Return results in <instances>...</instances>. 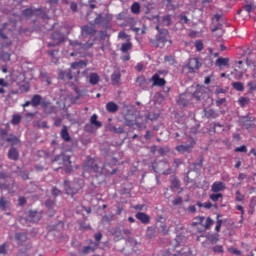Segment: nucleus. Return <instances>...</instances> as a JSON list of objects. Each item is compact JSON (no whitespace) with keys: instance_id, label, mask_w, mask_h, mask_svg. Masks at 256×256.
Wrapping results in <instances>:
<instances>
[{"instance_id":"nucleus-60","label":"nucleus","mask_w":256,"mask_h":256,"mask_svg":"<svg viewBox=\"0 0 256 256\" xmlns=\"http://www.w3.org/2000/svg\"><path fill=\"white\" fill-rule=\"evenodd\" d=\"M134 209L136 211H143V209H145V204H137L134 206Z\"/></svg>"},{"instance_id":"nucleus-8","label":"nucleus","mask_w":256,"mask_h":256,"mask_svg":"<svg viewBox=\"0 0 256 256\" xmlns=\"http://www.w3.org/2000/svg\"><path fill=\"white\" fill-rule=\"evenodd\" d=\"M64 187L67 195H77L79 191V187H75L69 180L64 181Z\"/></svg>"},{"instance_id":"nucleus-28","label":"nucleus","mask_w":256,"mask_h":256,"mask_svg":"<svg viewBox=\"0 0 256 256\" xmlns=\"http://www.w3.org/2000/svg\"><path fill=\"white\" fill-rule=\"evenodd\" d=\"M41 99V95L35 94L31 99L32 107H39V105H41Z\"/></svg>"},{"instance_id":"nucleus-47","label":"nucleus","mask_w":256,"mask_h":256,"mask_svg":"<svg viewBox=\"0 0 256 256\" xmlns=\"http://www.w3.org/2000/svg\"><path fill=\"white\" fill-rule=\"evenodd\" d=\"M195 48L196 51H201L202 49H204L203 42L201 40H197L195 42Z\"/></svg>"},{"instance_id":"nucleus-37","label":"nucleus","mask_w":256,"mask_h":256,"mask_svg":"<svg viewBox=\"0 0 256 256\" xmlns=\"http://www.w3.org/2000/svg\"><path fill=\"white\" fill-rule=\"evenodd\" d=\"M209 198L213 201V203H217L219 199H223V194L217 193V194H211Z\"/></svg>"},{"instance_id":"nucleus-44","label":"nucleus","mask_w":256,"mask_h":256,"mask_svg":"<svg viewBox=\"0 0 256 256\" xmlns=\"http://www.w3.org/2000/svg\"><path fill=\"white\" fill-rule=\"evenodd\" d=\"M213 219H211V217H208L207 219H206V222H205V225H204V229H206V230H209V229H211V226L213 225Z\"/></svg>"},{"instance_id":"nucleus-31","label":"nucleus","mask_w":256,"mask_h":256,"mask_svg":"<svg viewBox=\"0 0 256 256\" xmlns=\"http://www.w3.org/2000/svg\"><path fill=\"white\" fill-rule=\"evenodd\" d=\"M238 103L240 107H247L251 103V100L248 97L242 96L238 99Z\"/></svg>"},{"instance_id":"nucleus-61","label":"nucleus","mask_w":256,"mask_h":256,"mask_svg":"<svg viewBox=\"0 0 256 256\" xmlns=\"http://www.w3.org/2000/svg\"><path fill=\"white\" fill-rule=\"evenodd\" d=\"M57 53H59L58 50H49V51H48V55H50V57H51L52 59H55V55H57Z\"/></svg>"},{"instance_id":"nucleus-36","label":"nucleus","mask_w":256,"mask_h":256,"mask_svg":"<svg viewBox=\"0 0 256 256\" xmlns=\"http://www.w3.org/2000/svg\"><path fill=\"white\" fill-rule=\"evenodd\" d=\"M7 205H9V201L5 197L0 198V209L5 211L7 209Z\"/></svg>"},{"instance_id":"nucleus-24","label":"nucleus","mask_w":256,"mask_h":256,"mask_svg":"<svg viewBox=\"0 0 256 256\" xmlns=\"http://www.w3.org/2000/svg\"><path fill=\"white\" fill-rule=\"evenodd\" d=\"M15 239L18 243V245H23L25 241H27V234L18 232L15 234Z\"/></svg>"},{"instance_id":"nucleus-22","label":"nucleus","mask_w":256,"mask_h":256,"mask_svg":"<svg viewBox=\"0 0 256 256\" xmlns=\"http://www.w3.org/2000/svg\"><path fill=\"white\" fill-rule=\"evenodd\" d=\"M99 74L92 72L89 74V83L90 85H98L100 81Z\"/></svg>"},{"instance_id":"nucleus-15","label":"nucleus","mask_w":256,"mask_h":256,"mask_svg":"<svg viewBox=\"0 0 256 256\" xmlns=\"http://www.w3.org/2000/svg\"><path fill=\"white\" fill-rule=\"evenodd\" d=\"M225 189H227V186L221 181H216L211 186L212 193H221V191H225Z\"/></svg>"},{"instance_id":"nucleus-32","label":"nucleus","mask_w":256,"mask_h":256,"mask_svg":"<svg viewBox=\"0 0 256 256\" xmlns=\"http://www.w3.org/2000/svg\"><path fill=\"white\" fill-rule=\"evenodd\" d=\"M80 67H87V62L80 60L71 64V69H80Z\"/></svg>"},{"instance_id":"nucleus-1","label":"nucleus","mask_w":256,"mask_h":256,"mask_svg":"<svg viewBox=\"0 0 256 256\" xmlns=\"http://www.w3.org/2000/svg\"><path fill=\"white\" fill-rule=\"evenodd\" d=\"M85 171H89L90 173H101V167H99V161L91 158V156L87 157L86 163H84Z\"/></svg>"},{"instance_id":"nucleus-27","label":"nucleus","mask_w":256,"mask_h":256,"mask_svg":"<svg viewBox=\"0 0 256 256\" xmlns=\"http://www.w3.org/2000/svg\"><path fill=\"white\" fill-rule=\"evenodd\" d=\"M9 159H12V161H17L19 159V152L15 148H11L8 152Z\"/></svg>"},{"instance_id":"nucleus-2","label":"nucleus","mask_w":256,"mask_h":256,"mask_svg":"<svg viewBox=\"0 0 256 256\" xmlns=\"http://www.w3.org/2000/svg\"><path fill=\"white\" fill-rule=\"evenodd\" d=\"M70 45L74 52L70 53L71 57H75V55H79L82 51H85V49H89V47H92L93 42L89 43H80L78 41H72L70 42Z\"/></svg>"},{"instance_id":"nucleus-33","label":"nucleus","mask_w":256,"mask_h":256,"mask_svg":"<svg viewBox=\"0 0 256 256\" xmlns=\"http://www.w3.org/2000/svg\"><path fill=\"white\" fill-rule=\"evenodd\" d=\"M232 87L235 91H245V85L242 82H232Z\"/></svg>"},{"instance_id":"nucleus-18","label":"nucleus","mask_w":256,"mask_h":256,"mask_svg":"<svg viewBox=\"0 0 256 256\" xmlns=\"http://www.w3.org/2000/svg\"><path fill=\"white\" fill-rule=\"evenodd\" d=\"M106 111H108V113H117L119 111V106L117 103L110 101L106 104Z\"/></svg>"},{"instance_id":"nucleus-26","label":"nucleus","mask_w":256,"mask_h":256,"mask_svg":"<svg viewBox=\"0 0 256 256\" xmlns=\"http://www.w3.org/2000/svg\"><path fill=\"white\" fill-rule=\"evenodd\" d=\"M216 65H217V67H228L229 66V58L219 57L216 60Z\"/></svg>"},{"instance_id":"nucleus-54","label":"nucleus","mask_w":256,"mask_h":256,"mask_svg":"<svg viewBox=\"0 0 256 256\" xmlns=\"http://www.w3.org/2000/svg\"><path fill=\"white\" fill-rule=\"evenodd\" d=\"M179 19H180V23H182V24H187V23H189V18H187V16H185V15H180V17H179Z\"/></svg>"},{"instance_id":"nucleus-38","label":"nucleus","mask_w":256,"mask_h":256,"mask_svg":"<svg viewBox=\"0 0 256 256\" xmlns=\"http://www.w3.org/2000/svg\"><path fill=\"white\" fill-rule=\"evenodd\" d=\"M7 247H9V244L6 242V243H3L1 246H0V256H5L7 255Z\"/></svg>"},{"instance_id":"nucleus-51","label":"nucleus","mask_w":256,"mask_h":256,"mask_svg":"<svg viewBox=\"0 0 256 256\" xmlns=\"http://www.w3.org/2000/svg\"><path fill=\"white\" fill-rule=\"evenodd\" d=\"M247 87H249L250 91H256V81L248 82Z\"/></svg>"},{"instance_id":"nucleus-3","label":"nucleus","mask_w":256,"mask_h":256,"mask_svg":"<svg viewBox=\"0 0 256 256\" xmlns=\"http://www.w3.org/2000/svg\"><path fill=\"white\" fill-rule=\"evenodd\" d=\"M196 143L197 142H195V139L193 137H189L186 141V144L176 146V151H178V153H191Z\"/></svg>"},{"instance_id":"nucleus-10","label":"nucleus","mask_w":256,"mask_h":256,"mask_svg":"<svg viewBox=\"0 0 256 256\" xmlns=\"http://www.w3.org/2000/svg\"><path fill=\"white\" fill-rule=\"evenodd\" d=\"M189 73H195L199 67H201V62L197 58H191L187 64Z\"/></svg>"},{"instance_id":"nucleus-13","label":"nucleus","mask_w":256,"mask_h":256,"mask_svg":"<svg viewBox=\"0 0 256 256\" xmlns=\"http://www.w3.org/2000/svg\"><path fill=\"white\" fill-rule=\"evenodd\" d=\"M81 30H82V35H90V37H93V35H95V33H97L95 24L82 26Z\"/></svg>"},{"instance_id":"nucleus-17","label":"nucleus","mask_w":256,"mask_h":256,"mask_svg":"<svg viewBox=\"0 0 256 256\" xmlns=\"http://www.w3.org/2000/svg\"><path fill=\"white\" fill-rule=\"evenodd\" d=\"M64 165H66V173H73V166L71 165V156L67 155L63 157Z\"/></svg>"},{"instance_id":"nucleus-57","label":"nucleus","mask_w":256,"mask_h":256,"mask_svg":"<svg viewBox=\"0 0 256 256\" xmlns=\"http://www.w3.org/2000/svg\"><path fill=\"white\" fill-rule=\"evenodd\" d=\"M20 176L24 181L29 180V173L25 172V171H21L20 172Z\"/></svg>"},{"instance_id":"nucleus-23","label":"nucleus","mask_w":256,"mask_h":256,"mask_svg":"<svg viewBox=\"0 0 256 256\" xmlns=\"http://www.w3.org/2000/svg\"><path fill=\"white\" fill-rule=\"evenodd\" d=\"M205 93V89H203V87H197L196 91L193 93V97L194 99H196V101H201L203 95Z\"/></svg>"},{"instance_id":"nucleus-45","label":"nucleus","mask_w":256,"mask_h":256,"mask_svg":"<svg viewBox=\"0 0 256 256\" xmlns=\"http://www.w3.org/2000/svg\"><path fill=\"white\" fill-rule=\"evenodd\" d=\"M235 153H247V146L246 145H242L240 147H236L234 149Z\"/></svg>"},{"instance_id":"nucleus-6","label":"nucleus","mask_w":256,"mask_h":256,"mask_svg":"<svg viewBox=\"0 0 256 256\" xmlns=\"http://www.w3.org/2000/svg\"><path fill=\"white\" fill-rule=\"evenodd\" d=\"M159 73H161V71H158V73H155L151 77L150 81H152V87H165V85H167V81L164 80V78H161Z\"/></svg>"},{"instance_id":"nucleus-62","label":"nucleus","mask_w":256,"mask_h":256,"mask_svg":"<svg viewBox=\"0 0 256 256\" xmlns=\"http://www.w3.org/2000/svg\"><path fill=\"white\" fill-rule=\"evenodd\" d=\"M0 87H9V82L5 81L3 78H0Z\"/></svg>"},{"instance_id":"nucleus-40","label":"nucleus","mask_w":256,"mask_h":256,"mask_svg":"<svg viewBox=\"0 0 256 256\" xmlns=\"http://www.w3.org/2000/svg\"><path fill=\"white\" fill-rule=\"evenodd\" d=\"M219 217H221V215H217V222L215 226L216 233H219V231H221V226L223 225V220L219 219Z\"/></svg>"},{"instance_id":"nucleus-50","label":"nucleus","mask_w":256,"mask_h":256,"mask_svg":"<svg viewBox=\"0 0 256 256\" xmlns=\"http://www.w3.org/2000/svg\"><path fill=\"white\" fill-rule=\"evenodd\" d=\"M253 4H246L243 6L244 11H246V13H251V11H253Z\"/></svg>"},{"instance_id":"nucleus-25","label":"nucleus","mask_w":256,"mask_h":256,"mask_svg":"<svg viewBox=\"0 0 256 256\" xmlns=\"http://www.w3.org/2000/svg\"><path fill=\"white\" fill-rule=\"evenodd\" d=\"M112 85H119L121 83V72H114L111 75Z\"/></svg>"},{"instance_id":"nucleus-7","label":"nucleus","mask_w":256,"mask_h":256,"mask_svg":"<svg viewBox=\"0 0 256 256\" xmlns=\"http://www.w3.org/2000/svg\"><path fill=\"white\" fill-rule=\"evenodd\" d=\"M42 217L43 215L41 214V212H38L36 210H30L28 212L27 221H29L30 223H39Z\"/></svg>"},{"instance_id":"nucleus-30","label":"nucleus","mask_w":256,"mask_h":256,"mask_svg":"<svg viewBox=\"0 0 256 256\" xmlns=\"http://www.w3.org/2000/svg\"><path fill=\"white\" fill-rule=\"evenodd\" d=\"M131 49H133V44L131 42H128V43L122 44L120 51L122 53H129V51H131Z\"/></svg>"},{"instance_id":"nucleus-42","label":"nucleus","mask_w":256,"mask_h":256,"mask_svg":"<svg viewBox=\"0 0 256 256\" xmlns=\"http://www.w3.org/2000/svg\"><path fill=\"white\" fill-rule=\"evenodd\" d=\"M21 123V115L15 114L12 118V125H19Z\"/></svg>"},{"instance_id":"nucleus-53","label":"nucleus","mask_w":256,"mask_h":256,"mask_svg":"<svg viewBox=\"0 0 256 256\" xmlns=\"http://www.w3.org/2000/svg\"><path fill=\"white\" fill-rule=\"evenodd\" d=\"M45 205H46V207H47L48 209H53V207H54V205H55V201L49 199V200L46 201Z\"/></svg>"},{"instance_id":"nucleus-34","label":"nucleus","mask_w":256,"mask_h":256,"mask_svg":"<svg viewBox=\"0 0 256 256\" xmlns=\"http://www.w3.org/2000/svg\"><path fill=\"white\" fill-rule=\"evenodd\" d=\"M162 21H163L164 25H166V27H169L171 25V23H173V18L170 14H167L162 17Z\"/></svg>"},{"instance_id":"nucleus-59","label":"nucleus","mask_w":256,"mask_h":256,"mask_svg":"<svg viewBox=\"0 0 256 256\" xmlns=\"http://www.w3.org/2000/svg\"><path fill=\"white\" fill-rule=\"evenodd\" d=\"M118 38L119 39H129V35H127V33L122 31V32H119Z\"/></svg>"},{"instance_id":"nucleus-14","label":"nucleus","mask_w":256,"mask_h":256,"mask_svg":"<svg viewBox=\"0 0 256 256\" xmlns=\"http://www.w3.org/2000/svg\"><path fill=\"white\" fill-rule=\"evenodd\" d=\"M136 83L142 91H147V89H149V82L143 75L136 78Z\"/></svg>"},{"instance_id":"nucleus-16","label":"nucleus","mask_w":256,"mask_h":256,"mask_svg":"<svg viewBox=\"0 0 256 256\" xmlns=\"http://www.w3.org/2000/svg\"><path fill=\"white\" fill-rule=\"evenodd\" d=\"M60 137L61 139H63V141H65L66 143H69V141H71V135L69 134V130L67 128V126H63L62 130L60 132Z\"/></svg>"},{"instance_id":"nucleus-43","label":"nucleus","mask_w":256,"mask_h":256,"mask_svg":"<svg viewBox=\"0 0 256 256\" xmlns=\"http://www.w3.org/2000/svg\"><path fill=\"white\" fill-rule=\"evenodd\" d=\"M84 131H86V133H95V128H93V125L90 123H87L84 126Z\"/></svg>"},{"instance_id":"nucleus-29","label":"nucleus","mask_w":256,"mask_h":256,"mask_svg":"<svg viewBox=\"0 0 256 256\" xmlns=\"http://www.w3.org/2000/svg\"><path fill=\"white\" fill-rule=\"evenodd\" d=\"M131 11L134 15H139L141 13V4H139V2H134L131 6Z\"/></svg>"},{"instance_id":"nucleus-48","label":"nucleus","mask_w":256,"mask_h":256,"mask_svg":"<svg viewBox=\"0 0 256 256\" xmlns=\"http://www.w3.org/2000/svg\"><path fill=\"white\" fill-rule=\"evenodd\" d=\"M18 205L20 207H23L24 205H27V198L25 197H19L18 198Z\"/></svg>"},{"instance_id":"nucleus-11","label":"nucleus","mask_w":256,"mask_h":256,"mask_svg":"<svg viewBox=\"0 0 256 256\" xmlns=\"http://www.w3.org/2000/svg\"><path fill=\"white\" fill-rule=\"evenodd\" d=\"M96 250H97V243L93 242V240H89V245L84 246L81 249V253H83V255H89V253H95Z\"/></svg>"},{"instance_id":"nucleus-63","label":"nucleus","mask_w":256,"mask_h":256,"mask_svg":"<svg viewBox=\"0 0 256 256\" xmlns=\"http://www.w3.org/2000/svg\"><path fill=\"white\" fill-rule=\"evenodd\" d=\"M153 138V133L151 131H146V134L144 135V139L149 140Z\"/></svg>"},{"instance_id":"nucleus-49","label":"nucleus","mask_w":256,"mask_h":256,"mask_svg":"<svg viewBox=\"0 0 256 256\" xmlns=\"http://www.w3.org/2000/svg\"><path fill=\"white\" fill-rule=\"evenodd\" d=\"M51 193L54 197H59V195H61V190H59L57 187H53Z\"/></svg>"},{"instance_id":"nucleus-4","label":"nucleus","mask_w":256,"mask_h":256,"mask_svg":"<svg viewBox=\"0 0 256 256\" xmlns=\"http://www.w3.org/2000/svg\"><path fill=\"white\" fill-rule=\"evenodd\" d=\"M0 137L2 141H6L7 143H10L11 145H17L19 143V138L13 134H8L7 130L0 129Z\"/></svg>"},{"instance_id":"nucleus-64","label":"nucleus","mask_w":256,"mask_h":256,"mask_svg":"<svg viewBox=\"0 0 256 256\" xmlns=\"http://www.w3.org/2000/svg\"><path fill=\"white\" fill-rule=\"evenodd\" d=\"M144 68H145V66L141 63H138L136 65V70H138L139 72L143 71Z\"/></svg>"},{"instance_id":"nucleus-21","label":"nucleus","mask_w":256,"mask_h":256,"mask_svg":"<svg viewBox=\"0 0 256 256\" xmlns=\"http://www.w3.org/2000/svg\"><path fill=\"white\" fill-rule=\"evenodd\" d=\"M170 188L172 191H177L178 189H181V181H179L177 176L172 177Z\"/></svg>"},{"instance_id":"nucleus-56","label":"nucleus","mask_w":256,"mask_h":256,"mask_svg":"<svg viewBox=\"0 0 256 256\" xmlns=\"http://www.w3.org/2000/svg\"><path fill=\"white\" fill-rule=\"evenodd\" d=\"M113 131L115 132V133H118V135H121V134H123V133H125V129H123V127H114L113 128Z\"/></svg>"},{"instance_id":"nucleus-58","label":"nucleus","mask_w":256,"mask_h":256,"mask_svg":"<svg viewBox=\"0 0 256 256\" xmlns=\"http://www.w3.org/2000/svg\"><path fill=\"white\" fill-rule=\"evenodd\" d=\"M102 20H103V16H101V14H100V15H98V16L94 19V23H95L96 25H101Z\"/></svg>"},{"instance_id":"nucleus-39","label":"nucleus","mask_w":256,"mask_h":256,"mask_svg":"<svg viewBox=\"0 0 256 256\" xmlns=\"http://www.w3.org/2000/svg\"><path fill=\"white\" fill-rule=\"evenodd\" d=\"M208 241H210V243L215 244L219 241V234H211L208 236Z\"/></svg>"},{"instance_id":"nucleus-35","label":"nucleus","mask_w":256,"mask_h":256,"mask_svg":"<svg viewBox=\"0 0 256 256\" xmlns=\"http://www.w3.org/2000/svg\"><path fill=\"white\" fill-rule=\"evenodd\" d=\"M203 221H205V216H198L194 218L192 225L193 227H197V225H203Z\"/></svg>"},{"instance_id":"nucleus-20","label":"nucleus","mask_w":256,"mask_h":256,"mask_svg":"<svg viewBox=\"0 0 256 256\" xmlns=\"http://www.w3.org/2000/svg\"><path fill=\"white\" fill-rule=\"evenodd\" d=\"M37 13H41V8H39V9L27 8L22 11V15L24 17H33V15H35Z\"/></svg>"},{"instance_id":"nucleus-9","label":"nucleus","mask_w":256,"mask_h":256,"mask_svg":"<svg viewBox=\"0 0 256 256\" xmlns=\"http://www.w3.org/2000/svg\"><path fill=\"white\" fill-rule=\"evenodd\" d=\"M5 27H7V23H4L2 28H0V39H2V41H5L2 43V47H9L11 45V40H9V37H7Z\"/></svg>"},{"instance_id":"nucleus-55","label":"nucleus","mask_w":256,"mask_h":256,"mask_svg":"<svg viewBox=\"0 0 256 256\" xmlns=\"http://www.w3.org/2000/svg\"><path fill=\"white\" fill-rule=\"evenodd\" d=\"M173 205H181V203H183V198H181V196H178L177 198H175L174 200H173Z\"/></svg>"},{"instance_id":"nucleus-12","label":"nucleus","mask_w":256,"mask_h":256,"mask_svg":"<svg viewBox=\"0 0 256 256\" xmlns=\"http://www.w3.org/2000/svg\"><path fill=\"white\" fill-rule=\"evenodd\" d=\"M135 217L139 222L143 223V225H149L151 223V216L147 213L137 212Z\"/></svg>"},{"instance_id":"nucleus-19","label":"nucleus","mask_w":256,"mask_h":256,"mask_svg":"<svg viewBox=\"0 0 256 256\" xmlns=\"http://www.w3.org/2000/svg\"><path fill=\"white\" fill-rule=\"evenodd\" d=\"M97 119H98L97 114H93L90 117V125L95 127V129H101V127H103V124L99 120H97Z\"/></svg>"},{"instance_id":"nucleus-41","label":"nucleus","mask_w":256,"mask_h":256,"mask_svg":"<svg viewBox=\"0 0 256 256\" xmlns=\"http://www.w3.org/2000/svg\"><path fill=\"white\" fill-rule=\"evenodd\" d=\"M213 253H220L223 254L225 253V250L223 249V246L221 245H216L212 248Z\"/></svg>"},{"instance_id":"nucleus-52","label":"nucleus","mask_w":256,"mask_h":256,"mask_svg":"<svg viewBox=\"0 0 256 256\" xmlns=\"http://www.w3.org/2000/svg\"><path fill=\"white\" fill-rule=\"evenodd\" d=\"M51 38L53 39V41H61V33L54 32Z\"/></svg>"},{"instance_id":"nucleus-5","label":"nucleus","mask_w":256,"mask_h":256,"mask_svg":"<svg viewBox=\"0 0 256 256\" xmlns=\"http://www.w3.org/2000/svg\"><path fill=\"white\" fill-rule=\"evenodd\" d=\"M167 37H169V30L164 29L156 36V47L163 49L167 43Z\"/></svg>"},{"instance_id":"nucleus-46","label":"nucleus","mask_w":256,"mask_h":256,"mask_svg":"<svg viewBox=\"0 0 256 256\" xmlns=\"http://www.w3.org/2000/svg\"><path fill=\"white\" fill-rule=\"evenodd\" d=\"M236 201H238V202H241V201H245V195H243L242 193H241V191H239V190H237L236 191Z\"/></svg>"}]
</instances>
